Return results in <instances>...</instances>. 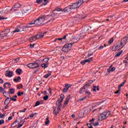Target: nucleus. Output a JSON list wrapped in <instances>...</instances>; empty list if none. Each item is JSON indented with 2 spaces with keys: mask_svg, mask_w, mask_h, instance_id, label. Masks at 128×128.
<instances>
[{
  "mask_svg": "<svg viewBox=\"0 0 128 128\" xmlns=\"http://www.w3.org/2000/svg\"><path fill=\"white\" fill-rule=\"evenodd\" d=\"M48 18V20L47 22H50V24L54 20V18L52 16H46L44 15L35 20L34 22L29 23L28 26H29L30 28L36 26H42V24H44V22Z\"/></svg>",
  "mask_w": 128,
  "mask_h": 128,
  "instance_id": "f257e3e1",
  "label": "nucleus"
},
{
  "mask_svg": "<svg viewBox=\"0 0 128 128\" xmlns=\"http://www.w3.org/2000/svg\"><path fill=\"white\" fill-rule=\"evenodd\" d=\"M64 96H60L56 102V105L58 106L57 111L56 110V107H54L53 108V112L54 114H55V116H58V114L60 112V108L62 106V102H64Z\"/></svg>",
  "mask_w": 128,
  "mask_h": 128,
  "instance_id": "f03ea898",
  "label": "nucleus"
},
{
  "mask_svg": "<svg viewBox=\"0 0 128 128\" xmlns=\"http://www.w3.org/2000/svg\"><path fill=\"white\" fill-rule=\"evenodd\" d=\"M128 42V34L126 36L123 38L121 40V42L120 44H118L116 46V49L118 50H122L124 46L126 44V43Z\"/></svg>",
  "mask_w": 128,
  "mask_h": 128,
  "instance_id": "7ed1b4c3",
  "label": "nucleus"
},
{
  "mask_svg": "<svg viewBox=\"0 0 128 128\" xmlns=\"http://www.w3.org/2000/svg\"><path fill=\"white\" fill-rule=\"evenodd\" d=\"M30 26L28 24L26 26H18L16 29L13 31V32H26V28H30Z\"/></svg>",
  "mask_w": 128,
  "mask_h": 128,
  "instance_id": "20e7f679",
  "label": "nucleus"
},
{
  "mask_svg": "<svg viewBox=\"0 0 128 128\" xmlns=\"http://www.w3.org/2000/svg\"><path fill=\"white\" fill-rule=\"evenodd\" d=\"M110 111H105L100 115L98 120L100 121H102L103 120H106V118H108V116H110Z\"/></svg>",
  "mask_w": 128,
  "mask_h": 128,
  "instance_id": "39448f33",
  "label": "nucleus"
},
{
  "mask_svg": "<svg viewBox=\"0 0 128 128\" xmlns=\"http://www.w3.org/2000/svg\"><path fill=\"white\" fill-rule=\"evenodd\" d=\"M74 43H68L64 44L62 48V52H68L72 50Z\"/></svg>",
  "mask_w": 128,
  "mask_h": 128,
  "instance_id": "423d86ee",
  "label": "nucleus"
},
{
  "mask_svg": "<svg viewBox=\"0 0 128 128\" xmlns=\"http://www.w3.org/2000/svg\"><path fill=\"white\" fill-rule=\"evenodd\" d=\"M80 6H78L77 2L73 4L72 6H68V7H66L64 8V12H68V10H74L75 8H78Z\"/></svg>",
  "mask_w": 128,
  "mask_h": 128,
  "instance_id": "0eeeda50",
  "label": "nucleus"
},
{
  "mask_svg": "<svg viewBox=\"0 0 128 128\" xmlns=\"http://www.w3.org/2000/svg\"><path fill=\"white\" fill-rule=\"evenodd\" d=\"M44 37V34H36V36H32L30 37L29 40L30 42H36V40H40V38H42Z\"/></svg>",
  "mask_w": 128,
  "mask_h": 128,
  "instance_id": "6e6552de",
  "label": "nucleus"
},
{
  "mask_svg": "<svg viewBox=\"0 0 128 128\" xmlns=\"http://www.w3.org/2000/svg\"><path fill=\"white\" fill-rule=\"evenodd\" d=\"M27 66L29 68H38L40 66V64H38V63L36 62V61H35L34 62L28 64Z\"/></svg>",
  "mask_w": 128,
  "mask_h": 128,
  "instance_id": "1a4fd4ad",
  "label": "nucleus"
},
{
  "mask_svg": "<svg viewBox=\"0 0 128 128\" xmlns=\"http://www.w3.org/2000/svg\"><path fill=\"white\" fill-rule=\"evenodd\" d=\"M22 6V5L20 3H16L14 6L12 8L11 10H14V12H16Z\"/></svg>",
  "mask_w": 128,
  "mask_h": 128,
  "instance_id": "9d476101",
  "label": "nucleus"
},
{
  "mask_svg": "<svg viewBox=\"0 0 128 128\" xmlns=\"http://www.w3.org/2000/svg\"><path fill=\"white\" fill-rule=\"evenodd\" d=\"M5 76L8 78H12L14 76V72L12 70H6V72Z\"/></svg>",
  "mask_w": 128,
  "mask_h": 128,
  "instance_id": "9b49d317",
  "label": "nucleus"
},
{
  "mask_svg": "<svg viewBox=\"0 0 128 128\" xmlns=\"http://www.w3.org/2000/svg\"><path fill=\"white\" fill-rule=\"evenodd\" d=\"M8 32H10V30H8V33H1V34H0V40H2V38H6V36H8Z\"/></svg>",
  "mask_w": 128,
  "mask_h": 128,
  "instance_id": "f8f14e48",
  "label": "nucleus"
},
{
  "mask_svg": "<svg viewBox=\"0 0 128 128\" xmlns=\"http://www.w3.org/2000/svg\"><path fill=\"white\" fill-rule=\"evenodd\" d=\"M71 87L72 85L70 84H66L63 89V92H66L68 90V88Z\"/></svg>",
  "mask_w": 128,
  "mask_h": 128,
  "instance_id": "ddd939ff",
  "label": "nucleus"
},
{
  "mask_svg": "<svg viewBox=\"0 0 128 128\" xmlns=\"http://www.w3.org/2000/svg\"><path fill=\"white\" fill-rule=\"evenodd\" d=\"M6 99L5 100V101L4 102V104L6 106H8L10 104V97H6Z\"/></svg>",
  "mask_w": 128,
  "mask_h": 128,
  "instance_id": "4468645a",
  "label": "nucleus"
},
{
  "mask_svg": "<svg viewBox=\"0 0 128 128\" xmlns=\"http://www.w3.org/2000/svg\"><path fill=\"white\" fill-rule=\"evenodd\" d=\"M70 96L69 95L66 98V100L64 103V106H66V104H68V102H70Z\"/></svg>",
  "mask_w": 128,
  "mask_h": 128,
  "instance_id": "2eb2a0df",
  "label": "nucleus"
},
{
  "mask_svg": "<svg viewBox=\"0 0 128 128\" xmlns=\"http://www.w3.org/2000/svg\"><path fill=\"white\" fill-rule=\"evenodd\" d=\"M116 70V68L112 67V68H108L107 69L108 72H114Z\"/></svg>",
  "mask_w": 128,
  "mask_h": 128,
  "instance_id": "dca6fc26",
  "label": "nucleus"
},
{
  "mask_svg": "<svg viewBox=\"0 0 128 128\" xmlns=\"http://www.w3.org/2000/svg\"><path fill=\"white\" fill-rule=\"evenodd\" d=\"M50 76H52V72L50 71H49L48 72V74H45L44 76V78H50Z\"/></svg>",
  "mask_w": 128,
  "mask_h": 128,
  "instance_id": "f3484780",
  "label": "nucleus"
},
{
  "mask_svg": "<svg viewBox=\"0 0 128 128\" xmlns=\"http://www.w3.org/2000/svg\"><path fill=\"white\" fill-rule=\"evenodd\" d=\"M20 80H22V78L20 76H18L17 78L14 79V82H20Z\"/></svg>",
  "mask_w": 128,
  "mask_h": 128,
  "instance_id": "a211bd4d",
  "label": "nucleus"
},
{
  "mask_svg": "<svg viewBox=\"0 0 128 128\" xmlns=\"http://www.w3.org/2000/svg\"><path fill=\"white\" fill-rule=\"evenodd\" d=\"M84 0H79L77 2V4H78V6H82V4H84Z\"/></svg>",
  "mask_w": 128,
  "mask_h": 128,
  "instance_id": "6ab92c4d",
  "label": "nucleus"
},
{
  "mask_svg": "<svg viewBox=\"0 0 128 128\" xmlns=\"http://www.w3.org/2000/svg\"><path fill=\"white\" fill-rule=\"evenodd\" d=\"M42 68H46L48 66V64H46V63H43L41 64Z\"/></svg>",
  "mask_w": 128,
  "mask_h": 128,
  "instance_id": "aec40b11",
  "label": "nucleus"
},
{
  "mask_svg": "<svg viewBox=\"0 0 128 128\" xmlns=\"http://www.w3.org/2000/svg\"><path fill=\"white\" fill-rule=\"evenodd\" d=\"M22 69L18 68V69H16V74H17L20 75V74H22Z\"/></svg>",
  "mask_w": 128,
  "mask_h": 128,
  "instance_id": "412c9836",
  "label": "nucleus"
},
{
  "mask_svg": "<svg viewBox=\"0 0 128 128\" xmlns=\"http://www.w3.org/2000/svg\"><path fill=\"white\" fill-rule=\"evenodd\" d=\"M50 60V59L48 58H44L43 60L44 64H48V60Z\"/></svg>",
  "mask_w": 128,
  "mask_h": 128,
  "instance_id": "4be33fe9",
  "label": "nucleus"
},
{
  "mask_svg": "<svg viewBox=\"0 0 128 128\" xmlns=\"http://www.w3.org/2000/svg\"><path fill=\"white\" fill-rule=\"evenodd\" d=\"M48 124H50V118L48 117H47L46 118V122H45V125L48 126Z\"/></svg>",
  "mask_w": 128,
  "mask_h": 128,
  "instance_id": "5701e85b",
  "label": "nucleus"
},
{
  "mask_svg": "<svg viewBox=\"0 0 128 128\" xmlns=\"http://www.w3.org/2000/svg\"><path fill=\"white\" fill-rule=\"evenodd\" d=\"M112 18H114V15H112L110 16H108L106 20H107V22H110V20H112Z\"/></svg>",
  "mask_w": 128,
  "mask_h": 128,
  "instance_id": "b1692460",
  "label": "nucleus"
},
{
  "mask_svg": "<svg viewBox=\"0 0 128 128\" xmlns=\"http://www.w3.org/2000/svg\"><path fill=\"white\" fill-rule=\"evenodd\" d=\"M84 90L86 89L84 87L81 88L79 90V94H84Z\"/></svg>",
  "mask_w": 128,
  "mask_h": 128,
  "instance_id": "393cba45",
  "label": "nucleus"
},
{
  "mask_svg": "<svg viewBox=\"0 0 128 128\" xmlns=\"http://www.w3.org/2000/svg\"><path fill=\"white\" fill-rule=\"evenodd\" d=\"M90 86V84L88 83L85 86H84V88L85 90H86L87 88H88Z\"/></svg>",
  "mask_w": 128,
  "mask_h": 128,
  "instance_id": "a878e982",
  "label": "nucleus"
},
{
  "mask_svg": "<svg viewBox=\"0 0 128 128\" xmlns=\"http://www.w3.org/2000/svg\"><path fill=\"white\" fill-rule=\"evenodd\" d=\"M24 122H26V120H24L22 123L21 124H19L18 125V126L17 127V128H22V126H24Z\"/></svg>",
  "mask_w": 128,
  "mask_h": 128,
  "instance_id": "bb28decb",
  "label": "nucleus"
},
{
  "mask_svg": "<svg viewBox=\"0 0 128 128\" xmlns=\"http://www.w3.org/2000/svg\"><path fill=\"white\" fill-rule=\"evenodd\" d=\"M72 33H69V34H66V36L68 40V38H72Z\"/></svg>",
  "mask_w": 128,
  "mask_h": 128,
  "instance_id": "cd10ccee",
  "label": "nucleus"
},
{
  "mask_svg": "<svg viewBox=\"0 0 128 128\" xmlns=\"http://www.w3.org/2000/svg\"><path fill=\"white\" fill-rule=\"evenodd\" d=\"M10 94H14V89L11 88L10 89Z\"/></svg>",
  "mask_w": 128,
  "mask_h": 128,
  "instance_id": "c85d7f7f",
  "label": "nucleus"
},
{
  "mask_svg": "<svg viewBox=\"0 0 128 128\" xmlns=\"http://www.w3.org/2000/svg\"><path fill=\"white\" fill-rule=\"evenodd\" d=\"M112 42H114V38H110V40H108V44H112Z\"/></svg>",
  "mask_w": 128,
  "mask_h": 128,
  "instance_id": "c756f323",
  "label": "nucleus"
},
{
  "mask_svg": "<svg viewBox=\"0 0 128 128\" xmlns=\"http://www.w3.org/2000/svg\"><path fill=\"white\" fill-rule=\"evenodd\" d=\"M122 54V50L120 52H118L117 54H116V56H116V58H118V57L120 56Z\"/></svg>",
  "mask_w": 128,
  "mask_h": 128,
  "instance_id": "7c9ffc66",
  "label": "nucleus"
},
{
  "mask_svg": "<svg viewBox=\"0 0 128 128\" xmlns=\"http://www.w3.org/2000/svg\"><path fill=\"white\" fill-rule=\"evenodd\" d=\"M86 62H88V61H86V60L83 61H82L80 62V64H82V66H84V65L86 64Z\"/></svg>",
  "mask_w": 128,
  "mask_h": 128,
  "instance_id": "2f4dec72",
  "label": "nucleus"
},
{
  "mask_svg": "<svg viewBox=\"0 0 128 128\" xmlns=\"http://www.w3.org/2000/svg\"><path fill=\"white\" fill-rule=\"evenodd\" d=\"M10 98L11 100H12L13 102H16V98H14V96L12 98L10 97Z\"/></svg>",
  "mask_w": 128,
  "mask_h": 128,
  "instance_id": "473e14b6",
  "label": "nucleus"
},
{
  "mask_svg": "<svg viewBox=\"0 0 128 128\" xmlns=\"http://www.w3.org/2000/svg\"><path fill=\"white\" fill-rule=\"evenodd\" d=\"M43 99L44 100H48V96L46 95L43 97Z\"/></svg>",
  "mask_w": 128,
  "mask_h": 128,
  "instance_id": "72a5a7b5",
  "label": "nucleus"
},
{
  "mask_svg": "<svg viewBox=\"0 0 128 128\" xmlns=\"http://www.w3.org/2000/svg\"><path fill=\"white\" fill-rule=\"evenodd\" d=\"M94 60V58L92 57H91L88 59L86 60L87 61V62H92V60Z\"/></svg>",
  "mask_w": 128,
  "mask_h": 128,
  "instance_id": "f704fd0d",
  "label": "nucleus"
},
{
  "mask_svg": "<svg viewBox=\"0 0 128 128\" xmlns=\"http://www.w3.org/2000/svg\"><path fill=\"white\" fill-rule=\"evenodd\" d=\"M40 101H37L34 105V106H40Z\"/></svg>",
  "mask_w": 128,
  "mask_h": 128,
  "instance_id": "c9c22d12",
  "label": "nucleus"
},
{
  "mask_svg": "<svg viewBox=\"0 0 128 128\" xmlns=\"http://www.w3.org/2000/svg\"><path fill=\"white\" fill-rule=\"evenodd\" d=\"M36 124L34 123L33 126L30 127V128H36Z\"/></svg>",
  "mask_w": 128,
  "mask_h": 128,
  "instance_id": "e433bc0d",
  "label": "nucleus"
},
{
  "mask_svg": "<svg viewBox=\"0 0 128 128\" xmlns=\"http://www.w3.org/2000/svg\"><path fill=\"white\" fill-rule=\"evenodd\" d=\"M126 84V82H122L119 86H118V88H122V87L123 86H124V84Z\"/></svg>",
  "mask_w": 128,
  "mask_h": 128,
  "instance_id": "4c0bfd02",
  "label": "nucleus"
},
{
  "mask_svg": "<svg viewBox=\"0 0 128 128\" xmlns=\"http://www.w3.org/2000/svg\"><path fill=\"white\" fill-rule=\"evenodd\" d=\"M8 20V18L0 16V20Z\"/></svg>",
  "mask_w": 128,
  "mask_h": 128,
  "instance_id": "58836bf2",
  "label": "nucleus"
},
{
  "mask_svg": "<svg viewBox=\"0 0 128 128\" xmlns=\"http://www.w3.org/2000/svg\"><path fill=\"white\" fill-rule=\"evenodd\" d=\"M36 2L38 4H40L42 2V0H36Z\"/></svg>",
  "mask_w": 128,
  "mask_h": 128,
  "instance_id": "ea45409f",
  "label": "nucleus"
},
{
  "mask_svg": "<svg viewBox=\"0 0 128 128\" xmlns=\"http://www.w3.org/2000/svg\"><path fill=\"white\" fill-rule=\"evenodd\" d=\"M3 124H4V120H0V126H2Z\"/></svg>",
  "mask_w": 128,
  "mask_h": 128,
  "instance_id": "a19ab883",
  "label": "nucleus"
},
{
  "mask_svg": "<svg viewBox=\"0 0 128 128\" xmlns=\"http://www.w3.org/2000/svg\"><path fill=\"white\" fill-rule=\"evenodd\" d=\"M4 114H0V118H4Z\"/></svg>",
  "mask_w": 128,
  "mask_h": 128,
  "instance_id": "79ce46f5",
  "label": "nucleus"
},
{
  "mask_svg": "<svg viewBox=\"0 0 128 128\" xmlns=\"http://www.w3.org/2000/svg\"><path fill=\"white\" fill-rule=\"evenodd\" d=\"M34 46H36V44H30V48H34Z\"/></svg>",
  "mask_w": 128,
  "mask_h": 128,
  "instance_id": "37998d69",
  "label": "nucleus"
},
{
  "mask_svg": "<svg viewBox=\"0 0 128 128\" xmlns=\"http://www.w3.org/2000/svg\"><path fill=\"white\" fill-rule=\"evenodd\" d=\"M26 108H24L23 110H20V112H26Z\"/></svg>",
  "mask_w": 128,
  "mask_h": 128,
  "instance_id": "c03bdc74",
  "label": "nucleus"
},
{
  "mask_svg": "<svg viewBox=\"0 0 128 128\" xmlns=\"http://www.w3.org/2000/svg\"><path fill=\"white\" fill-rule=\"evenodd\" d=\"M4 90V88H2V87H0V92H2Z\"/></svg>",
  "mask_w": 128,
  "mask_h": 128,
  "instance_id": "a18cd8bd",
  "label": "nucleus"
},
{
  "mask_svg": "<svg viewBox=\"0 0 128 128\" xmlns=\"http://www.w3.org/2000/svg\"><path fill=\"white\" fill-rule=\"evenodd\" d=\"M96 88H97L96 86H94V88L92 89L93 92H96Z\"/></svg>",
  "mask_w": 128,
  "mask_h": 128,
  "instance_id": "49530a36",
  "label": "nucleus"
},
{
  "mask_svg": "<svg viewBox=\"0 0 128 128\" xmlns=\"http://www.w3.org/2000/svg\"><path fill=\"white\" fill-rule=\"evenodd\" d=\"M102 104V102H98L96 103V106H100V104Z\"/></svg>",
  "mask_w": 128,
  "mask_h": 128,
  "instance_id": "de8ad7c7",
  "label": "nucleus"
},
{
  "mask_svg": "<svg viewBox=\"0 0 128 128\" xmlns=\"http://www.w3.org/2000/svg\"><path fill=\"white\" fill-rule=\"evenodd\" d=\"M84 32H88V28H86V26H85L84 27Z\"/></svg>",
  "mask_w": 128,
  "mask_h": 128,
  "instance_id": "09e8293b",
  "label": "nucleus"
},
{
  "mask_svg": "<svg viewBox=\"0 0 128 128\" xmlns=\"http://www.w3.org/2000/svg\"><path fill=\"white\" fill-rule=\"evenodd\" d=\"M12 120V116H10L8 118V120Z\"/></svg>",
  "mask_w": 128,
  "mask_h": 128,
  "instance_id": "8fccbe9b",
  "label": "nucleus"
},
{
  "mask_svg": "<svg viewBox=\"0 0 128 128\" xmlns=\"http://www.w3.org/2000/svg\"><path fill=\"white\" fill-rule=\"evenodd\" d=\"M34 114H32L29 116L30 118H34Z\"/></svg>",
  "mask_w": 128,
  "mask_h": 128,
  "instance_id": "3c124183",
  "label": "nucleus"
},
{
  "mask_svg": "<svg viewBox=\"0 0 128 128\" xmlns=\"http://www.w3.org/2000/svg\"><path fill=\"white\" fill-rule=\"evenodd\" d=\"M56 12H60L62 10L60 8H56Z\"/></svg>",
  "mask_w": 128,
  "mask_h": 128,
  "instance_id": "603ef678",
  "label": "nucleus"
},
{
  "mask_svg": "<svg viewBox=\"0 0 128 128\" xmlns=\"http://www.w3.org/2000/svg\"><path fill=\"white\" fill-rule=\"evenodd\" d=\"M4 82V80L2 78H0V84H2Z\"/></svg>",
  "mask_w": 128,
  "mask_h": 128,
  "instance_id": "864d4df0",
  "label": "nucleus"
},
{
  "mask_svg": "<svg viewBox=\"0 0 128 128\" xmlns=\"http://www.w3.org/2000/svg\"><path fill=\"white\" fill-rule=\"evenodd\" d=\"M104 48V46H101L98 48V50H102Z\"/></svg>",
  "mask_w": 128,
  "mask_h": 128,
  "instance_id": "5fc2aeb1",
  "label": "nucleus"
},
{
  "mask_svg": "<svg viewBox=\"0 0 128 128\" xmlns=\"http://www.w3.org/2000/svg\"><path fill=\"white\" fill-rule=\"evenodd\" d=\"M18 96H22L21 94H20V92H18Z\"/></svg>",
  "mask_w": 128,
  "mask_h": 128,
  "instance_id": "6e6d98bb",
  "label": "nucleus"
},
{
  "mask_svg": "<svg viewBox=\"0 0 128 128\" xmlns=\"http://www.w3.org/2000/svg\"><path fill=\"white\" fill-rule=\"evenodd\" d=\"M18 60H20V59L18 58H17L15 59V62H18Z\"/></svg>",
  "mask_w": 128,
  "mask_h": 128,
  "instance_id": "4d7b16f0",
  "label": "nucleus"
},
{
  "mask_svg": "<svg viewBox=\"0 0 128 128\" xmlns=\"http://www.w3.org/2000/svg\"><path fill=\"white\" fill-rule=\"evenodd\" d=\"M6 83H4V88H6Z\"/></svg>",
  "mask_w": 128,
  "mask_h": 128,
  "instance_id": "13d9d810",
  "label": "nucleus"
},
{
  "mask_svg": "<svg viewBox=\"0 0 128 128\" xmlns=\"http://www.w3.org/2000/svg\"><path fill=\"white\" fill-rule=\"evenodd\" d=\"M121 89H122V88H120V87L118 88V91L119 92H120V94Z\"/></svg>",
  "mask_w": 128,
  "mask_h": 128,
  "instance_id": "bf43d9fd",
  "label": "nucleus"
},
{
  "mask_svg": "<svg viewBox=\"0 0 128 128\" xmlns=\"http://www.w3.org/2000/svg\"><path fill=\"white\" fill-rule=\"evenodd\" d=\"M62 40H66V34L63 38H62Z\"/></svg>",
  "mask_w": 128,
  "mask_h": 128,
  "instance_id": "052dcab7",
  "label": "nucleus"
},
{
  "mask_svg": "<svg viewBox=\"0 0 128 128\" xmlns=\"http://www.w3.org/2000/svg\"><path fill=\"white\" fill-rule=\"evenodd\" d=\"M6 92H3V94H4V96L6 97Z\"/></svg>",
  "mask_w": 128,
  "mask_h": 128,
  "instance_id": "680f3d73",
  "label": "nucleus"
},
{
  "mask_svg": "<svg viewBox=\"0 0 128 128\" xmlns=\"http://www.w3.org/2000/svg\"><path fill=\"white\" fill-rule=\"evenodd\" d=\"M86 94H90L91 93H90V92L87 91V92H86Z\"/></svg>",
  "mask_w": 128,
  "mask_h": 128,
  "instance_id": "e2e57ef3",
  "label": "nucleus"
},
{
  "mask_svg": "<svg viewBox=\"0 0 128 128\" xmlns=\"http://www.w3.org/2000/svg\"><path fill=\"white\" fill-rule=\"evenodd\" d=\"M6 84H8V86H11L10 83L8 82H6Z\"/></svg>",
  "mask_w": 128,
  "mask_h": 128,
  "instance_id": "0e129e2a",
  "label": "nucleus"
},
{
  "mask_svg": "<svg viewBox=\"0 0 128 128\" xmlns=\"http://www.w3.org/2000/svg\"><path fill=\"white\" fill-rule=\"evenodd\" d=\"M48 92H50V94H52V91L50 90V88L49 89H48Z\"/></svg>",
  "mask_w": 128,
  "mask_h": 128,
  "instance_id": "69168bd1",
  "label": "nucleus"
},
{
  "mask_svg": "<svg viewBox=\"0 0 128 128\" xmlns=\"http://www.w3.org/2000/svg\"><path fill=\"white\" fill-rule=\"evenodd\" d=\"M94 54H88V56H92Z\"/></svg>",
  "mask_w": 128,
  "mask_h": 128,
  "instance_id": "338daca9",
  "label": "nucleus"
},
{
  "mask_svg": "<svg viewBox=\"0 0 128 128\" xmlns=\"http://www.w3.org/2000/svg\"><path fill=\"white\" fill-rule=\"evenodd\" d=\"M26 12H30V8L26 10Z\"/></svg>",
  "mask_w": 128,
  "mask_h": 128,
  "instance_id": "774afa93",
  "label": "nucleus"
}]
</instances>
